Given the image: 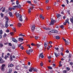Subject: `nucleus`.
Wrapping results in <instances>:
<instances>
[{"label":"nucleus","instance_id":"18","mask_svg":"<svg viewBox=\"0 0 73 73\" xmlns=\"http://www.w3.org/2000/svg\"><path fill=\"white\" fill-rule=\"evenodd\" d=\"M70 20L71 23L73 24V16L72 17V18H70Z\"/></svg>","mask_w":73,"mask_h":73},{"label":"nucleus","instance_id":"33","mask_svg":"<svg viewBox=\"0 0 73 73\" xmlns=\"http://www.w3.org/2000/svg\"><path fill=\"white\" fill-rule=\"evenodd\" d=\"M1 67L2 68H4V67H5V64H3L1 66Z\"/></svg>","mask_w":73,"mask_h":73},{"label":"nucleus","instance_id":"3","mask_svg":"<svg viewBox=\"0 0 73 73\" xmlns=\"http://www.w3.org/2000/svg\"><path fill=\"white\" fill-rule=\"evenodd\" d=\"M66 23H68V24H69V19L68 18H67V19L66 20L65 22L63 24L64 25H65Z\"/></svg>","mask_w":73,"mask_h":73},{"label":"nucleus","instance_id":"45","mask_svg":"<svg viewBox=\"0 0 73 73\" xmlns=\"http://www.w3.org/2000/svg\"><path fill=\"white\" fill-rule=\"evenodd\" d=\"M13 9V8H12L11 7H10L9 8V10L10 11H11V10H12Z\"/></svg>","mask_w":73,"mask_h":73},{"label":"nucleus","instance_id":"37","mask_svg":"<svg viewBox=\"0 0 73 73\" xmlns=\"http://www.w3.org/2000/svg\"><path fill=\"white\" fill-rule=\"evenodd\" d=\"M48 69H52V67H51L50 66H49L48 67Z\"/></svg>","mask_w":73,"mask_h":73},{"label":"nucleus","instance_id":"14","mask_svg":"<svg viewBox=\"0 0 73 73\" xmlns=\"http://www.w3.org/2000/svg\"><path fill=\"white\" fill-rule=\"evenodd\" d=\"M19 19L20 21H23V19H22V15H20L19 17Z\"/></svg>","mask_w":73,"mask_h":73},{"label":"nucleus","instance_id":"57","mask_svg":"<svg viewBox=\"0 0 73 73\" xmlns=\"http://www.w3.org/2000/svg\"><path fill=\"white\" fill-rule=\"evenodd\" d=\"M55 49H56V50H58V48H54Z\"/></svg>","mask_w":73,"mask_h":73},{"label":"nucleus","instance_id":"25","mask_svg":"<svg viewBox=\"0 0 73 73\" xmlns=\"http://www.w3.org/2000/svg\"><path fill=\"white\" fill-rule=\"evenodd\" d=\"M54 54L56 57H58V54H57V53H56V52H54Z\"/></svg>","mask_w":73,"mask_h":73},{"label":"nucleus","instance_id":"2","mask_svg":"<svg viewBox=\"0 0 73 73\" xmlns=\"http://www.w3.org/2000/svg\"><path fill=\"white\" fill-rule=\"evenodd\" d=\"M49 32H51V33H58V31L57 30L53 29L50 31Z\"/></svg>","mask_w":73,"mask_h":73},{"label":"nucleus","instance_id":"49","mask_svg":"<svg viewBox=\"0 0 73 73\" xmlns=\"http://www.w3.org/2000/svg\"><path fill=\"white\" fill-rule=\"evenodd\" d=\"M27 2L28 3H29V4H31V2L30 1H27Z\"/></svg>","mask_w":73,"mask_h":73},{"label":"nucleus","instance_id":"24","mask_svg":"<svg viewBox=\"0 0 73 73\" xmlns=\"http://www.w3.org/2000/svg\"><path fill=\"white\" fill-rule=\"evenodd\" d=\"M21 26V24L20 23H19L18 24V27H20Z\"/></svg>","mask_w":73,"mask_h":73},{"label":"nucleus","instance_id":"28","mask_svg":"<svg viewBox=\"0 0 73 73\" xmlns=\"http://www.w3.org/2000/svg\"><path fill=\"white\" fill-rule=\"evenodd\" d=\"M33 70L34 72H37V70L36 68H33Z\"/></svg>","mask_w":73,"mask_h":73},{"label":"nucleus","instance_id":"8","mask_svg":"<svg viewBox=\"0 0 73 73\" xmlns=\"http://www.w3.org/2000/svg\"><path fill=\"white\" fill-rule=\"evenodd\" d=\"M12 41L15 42H17L18 41L17 40L15 39L14 38H13L12 39Z\"/></svg>","mask_w":73,"mask_h":73},{"label":"nucleus","instance_id":"43","mask_svg":"<svg viewBox=\"0 0 73 73\" xmlns=\"http://www.w3.org/2000/svg\"><path fill=\"white\" fill-rule=\"evenodd\" d=\"M26 52L28 54H30V53L29 52V51H26Z\"/></svg>","mask_w":73,"mask_h":73},{"label":"nucleus","instance_id":"58","mask_svg":"<svg viewBox=\"0 0 73 73\" xmlns=\"http://www.w3.org/2000/svg\"><path fill=\"white\" fill-rule=\"evenodd\" d=\"M45 2L46 3H48L49 2V0H46Z\"/></svg>","mask_w":73,"mask_h":73},{"label":"nucleus","instance_id":"7","mask_svg":"<svg viewBox=\"0 0 73 73\" xmlns=\"http://www.w3.org/2000/svg\"><path fill=\"white\" fill-rule=\"evenodd\" d=\"M35 29V25H33L31 27V31L32 32H34Z\"/></svg>","mask_w":73,"mask_h":73},{"label":"nucleus","instance_id":"59","mask_svg":"<svg viewBox=\"0 0 73 73\" xmlns=\"http://www.w3.org/2000/svg\"><path fill=\"white\" fill-rule=\"evenodd\" d=\"M70 65H73V63L72 62H71L70 63Z\"/></svg>","mask_w":73,"mask_h":73},{"label":"nucleus","instance_id":"39","mask_svg":"<svg viewBox=\"0 0 73 73\" xmlns=\"http://www.w3.org/2000/svg\"><path fill=\"white\" fill-rule=\"evenodd\" d=\"M17 7L18 8H21V6L20 5H19L17 6Z\"/></svg>","mask_w":73,"mask_h":73},{"label":"nucleus","instance_id":"34","mask_svg":"<svg viewBox=\"0 0 73 73\" xmlns=\"http://www.w3.org/2000/svg\"><path fill=\"white\" fill-rule=\"evenodd\" d=\"M40 46V44H36V46L37 47V48H39Z\"/></svg>","mask_w":73,"mask_h":73},{"label":"nucleus","instance_id":"5","mask_svg":"<svg viewBox=\"0 0 73 73\" xmlns=\"http://www.w3.org/2000/svg\"><path fill=\"white\" fill-rule=\"evenodd\" d=\"M36 32L37 33H40L41 31V29L40 28H37L36 29Z\"/></svg>","mask_w":73,"mask_h":73},{"label":"nucleus","instance_id":"19","mask_svg":"<svg viewBox=\"0 0 73 73\" xmlns=\"http://www.w3.org/2000/svg\"><path fill=\"white\" fill-rule=\"evenodd\" d=\"M33 68H30L29 70V71L30 72H32L33 71Z\"/></svg>","mask_w":73,"mask_h":73},{"label":"nucleus","instance_id":"46","mask_svg":"<svg viewBox=\"0 0 73 73\" xmlns=\"http://www.w3.org/2000/svg\"><path fill=\"white\" fill-rule=\"evenodd\" d=\"M35 38L36 40H37V39H38V37L37 36H35Z\"/></svg>","mask_w":73,"mask_h":73},{"label":"nucleus","instance_id":"35","mask_svg":"<svg viewBox=\"0 0 73 73\" xmlns=\"http://www.w3.org/2000/svg\"><path fill=\"white\" fill-rule=\"evenodd\" d=\"M0 15L1 17H4V14L2 13H1Z\"/></svg>","mask_w":73,"mask_h":73},{"label":"nucleus","instance_id":"22","mask_svg":"<svg viewBox=\"0 0 73 73\" xmlns=\"http://www.w3.org/2000/svg\"><path fill=\"white\" fill-rule=\"evenodd\" d=\"M4 46V45L2 43H0V48H3V46Z\"/></svg>","mask_w":73,"mask_h":73},{"label":"nucleus","instance_id":"13","mask_svg":"<svg viewBox=\"0 0 73 73\" xmlns=\"http://www.w3.org/2000/svg\"><path fill=\"white\" fill-rule=\"evenodd\" d=\"M43 28L44 29H45V30H49V31L51 30V29H50L49 27H43Z\"/></svg>","mask_w":73,"mask_h":73},{"label":"nucleus","instance_id":"10","mask_svg":"<svg viewBox=\"0 0 73 73\" xmlns=\"http://www.w3.org/2000/svg\"><path fill=\"white\" fill-rule=\"evenodd\" d=\"M44 47L45 48H46V46L48 45V42H44Z\"/></svg>","mask_w":73,"mask_h":73},{"label":"nucleus","instance_id":"15","mask_svg":"<svg viewBox=\"0 0 73 73\" xmlns=\"http://www.w3.org/2000/svg\"><path fill=\"white\" fill-rule=\"evenodd\" d=\"M23 44V43H22V44H21L19 45V46L20 47V48L22 50H23L24 49V47L21 46V45Z\"/></svg>","mask_w":73,"mask_h":73},{"label":"nucleus","instance_id":"40","mask_svg":"<svg viewBox=\"0 0 73 73\" xmlns=\"http://www.w3.org/2000/svg\"><path fill=\"white\" fill-rule=\"evenodd\" d=\"M66 69L67 70L69 71L70 70V68L68 67H66Z\"/></svg>","mask_w":73,"mask_h":73},{"label":"nucleus","instance_id":"30","mask_svg":"<svg viewBox=\"0 0 73 73\" xmlns=\"http://www.w3.org/2000/svg\"><path fill=\"white\" fill-rule=\"evenodd\" d=\"M4 61L2 59V60H1V62H0V64H2L3 63H4Z\"/></svg>","mask_w":73,"mask_h":73},{"label":"nucleus","instance_id":"51","mask_svg":"<svg viewBox=\"0 0 73 73\" xmlns=\"http://www.w3.org/2000/svg\"><path fill=\"white\" fill-rule=\"evenodd\" d=\"M19 36H25V35H23V34H21L19 35Z\"/></svg>","mask_w":73,"mask_h":73},{"label":"nucleus","instance_id":"62","mask_svg":"<svg viewBox=\"0 0 73 73\" xmlns=\"http://www.w3.org/2000/svg\"><path fill=\"white\" fill-rule=\"evenodd\" d=\"M66 53H69V50H66Z\"/></svg>","mask_w":73,"mask_h":73},{"label":"nucleus","instance_id":"56","mask_svg":"<svg viewBox=\"0 0 73 73\" xmlns=\"http://www.w3.org/2000/svg\"><path fill=\"white\" fill-rule=\"evenodd\" d=\"M6 32H7V33H8L9 32V30H8V29H7L6 30Z\"/></svg>","mask_w":73,"mask_h":73},{"label":"nucleus","instance_id":"26","mask_svg":"<svg viewBox=\"0 0 73 73\" xmlns=\"http://www.w3.org/2000/svg\"><path fill=\"white\" fill-rule=\"evenodd\" d=\"M5 18L6 20H7V21H8V20H9V19H8V17L5 16Z\"/></svg>","mask_w":73,"mask_h":73},{"label":"nucleus","instance_id":"44","mask_svg":"<svg viewBox=\"0 0 73 73\" xmlns=\"http://www.w3.org/2000/svg\"><path fill=\"white\" fill-rule=\"evenodd\" d=\"M7 36V34L5 33V34L3 36V37H6V36Z\"/></svg>","mask_w":73,"mask_h":73},{"label":"nucleus","instance_id":"54","mask_svg":"<svg viewBox=\"0 0 73 73\" xmlns=\"http://www.w3.org/2000/svg\"><path fill=\"white\" fill-rule=\"evenodd\" d=\"M50 48V46H48L47 48V49L49 50V49Z\"/></svg>","mask_w":73,"mask_h":73},{"label":"nucleus","instance_id":"12","mask_svg":"<svg viewBox=\"0 0 73 73\" xmlns=\"http://www.w3.org/2000/svg\"><path fill=\"white\" fill-rule=\"evenodd\" d=\"M9 14L10 16L11 17H13V15L12 14V13L11 12H9Z\"/></svg>","mask_w":73,"mask_h":73},{"label":"nucleus","instance_id":"63","mask_svg":"<svg viewBox=\"0 0 73 73\" xmlns=\"http://www.w3.org/2000/svg\"><path fill=\"white\" fill-rule=\"evenodd\" d=\"M34 3H35V4H36V3H37V1L36 0H35L34 1Z\"/></svg>","mask_w":73,"mask_h":73},{"label":"nucleus","instance_id":"1","mask_svg":"<svg viewBox=\"0 0 73 73\" xmlns=\"http://www.w3.org/2000/svg\"><path fill=\"white\" fill-rule=\"evenodd\" d=\"M51 23L50 24H49V25L50 26V25H54V23H56V20H54L53 19L51 18Z\"/></svg>","mask_w":73,"mask_h":73},{"label":"nucleus","instance_id":"6","mask_svg":"<svg viewBox=\"0 0 73 73\" xmlns=\"http://www.w3.org/2000/svg\"><path fill=\"white\" fill-rule=\"evenodd\" d=\"M70 40H68L66 41V42H65V45H69V44L70 43Z\"/></svg>","mask_w":73,"mask_h":73},{"label":"nucleus","instance_id":"47","mask_svg":"<svg viewBox=\"0 0 73 73\" xmlns=\"http://www.w3.org/2000/svg\"><path fill=\"white\" fill-rule=\"evenodd\" d=\"M40 65L41 66H43V63L41 62V63H40Z\"/></svg>","mask_w":73,"mask_h":73},{"label":"nucleus","instance_id":"17","mask_svg":"<svg viewBox=\"0 0 73 73\" xmlns=\"http://www.w3.org/2000/svg\"><path fill=\"white\" fill-rule=\"evenodd\" d=\"M14 66V65L12 64H11L10 65H8V68H10V67H12L13 66Z\"/></svg>","mask_w":73,"mask_h":73},{"label":"nucleus","instance_id":"32","mask_svg":"<svg viewBox=\"0 0 73 73\" xmlns=\"http://www.w3.org/2000/svg\"><path fill=\"white\" fill-rule=\"evenodd\" d=\"M10 60H11V61H13V59L12 58V56H10Z\"/></svg>","mask_w":73,"mask_h":73},{"label":"nucleus","instance_id":"36","mask_svg":"<svg viewBox=\"0 0 73 73\" xmlns=\"http://www.w3.org/2000/svg\"><path fill=\"white\" fill-rule=\"evenodd\" d=\"M67 72H68V71H67V70H64L63 71V73H67Z\"/></svg>","mask_w":73,"mask_h":73},{"label":"nucleus","instance_id":"52","mask_svg":"<svg viewBox=\"0 0 73 73\" xmlns=\"http://www.w3.org/2000/svg\"><path fill=\"white\" fill-rule=\"evenodd\" d=\"M9 46H12V44L11 43H9Z\"/></svg>","mask_w":73,"mask_h":73},{"label":"nucleus","instance_id":"11","mask_svg":"<svg viewBox=\"0 0 73 73\" xmlns=\"http://www.w3.org/2000/svg\"><path fill=\"white\" fill-rule=\"evenodd\" d=\"M39 57H41V58H44V55H43V53H42L40 54L39 55Z\"/></svg>","mask_w":73,"mask_h":73},{"label":"nucleus","instance_id":"55","mask_svg":"<svg viewBox=\"0 0 73 73\" xmlns=\"http://www.w3.org/2000/svg\"><path fill=\"white\" fill-rule=\"evenodd\" d=\"M63 40H64L65 41V42L66 41V39L64 38H62Z\"/></svg>","mask_w":73,"mask_h":73},{"label":"nucleus","instance_id":"50","mask_svg":"<svg viewBox=\"0 0 73 73\" xmlns=\"http://www.w3.org/2000/svg\"><path fill=\"white\" fill-rule=\"evenodd\" d=\"M27 46H28L29 48H30V49H31V46H30V44H27Z\"/></svg>","mask_w":73,"mask_h":73},{"label":"nucleus","instance_id":"21","mask_svg":"<svg viewBox=\"0 0 73 73\" xmlns=\"http://www.w3.org/2000/svg\"><path fill=\"white\" fill-rule=\"evenodd\" d=\"M19 41H20L21 42V41H23V39L21 38H19Z\"/></svg>","mask_w":73,"mask_h":73},{"label":"nucleus","instance_id":"64","mask_svg":"<svg viewBox=\"0 0 73 73\" xmlns=\"http://www.w3.org/2000/svg\"><path fill=\"white\" fill-rule=\"evenodd\" d=\"M19 3V1H16V4H17V5H18V4Z\"/></svg>","mask_w":73,"mask_h":73},{"label":"nucleus","instance_id":"41","mask_svg":"<svg viewBox=\"0 0 73 73\" xmlns=\"http://www.w3.org/2000/svg\"><path fill=\"white\" fill-rule=\"evenodd\" d=\"M0 34L1 35H2L3 34V31L1 30H0Z\"/></svg>","mask_w":73,"mask_h":73},{"label":"nucleus","instance_id":"31","mask_svg":"<svg viewBox=\"0 0 73 73\" xmlns=\"http://www.w3.org/2000/svg\"><path fill=\"white\" fill-rule=\"evenodd\" d=\"M57 17L58 18L59 17H60V16H61V15H60V14H58L57 15Z\"/></svg>","mask_w":73,"mask_h":73},{"label":"nucleus","instance_id":"48","mask_svg":"<svg viewBox=\"0 0 73 73\" xmlns=\"http://www.w3.org/2000/svg\"><path fill=\"white\" fill-rule=\"evenodd\" d=\"M33 52V50L32 49L29 50V52L32 53Z\"/></svg>","mask_w":73,"mask_h":73},{"label":"nucleus","instance_id":"53","mask_svg":"<svg viewBox=\"0 0 73 73\" xmlns=\"http://www.w3.org/2000/svg\"><path fill=\"white\" fill-rule=\"evenodd\" d=\"M10 35H14V34L13 33V32L10 33Z\"/></svg>","mask_w":73,"mask_h":73},{"label":"nucleus","instance_id":"27","mask_svg":"<svg viewBox=\"0 0 73 73\" xmlns=\"http://www.w3.org/2000/svg\"><path fill=\"white\" fill-rule=\"evenodd\" d=\"M1 70L2 71H4V70H5V69L4 68V67H1Z\"/></svg>","mask_w":73,"mask_h":73},{"label":"nucleus","instance_id":"42","mask_svg":"<svg viewBox=\"0 0 73 73\" xmlns=\"http://www.w3.org/2000/svg\"><path fill=\"white\" fill-rule=\"evenodd\" d=\"M60 28H62L63 29H64V26L63 25H61L60 26Z\"/></svg>","mask_w":73,"mask_h":73},{"label":"nucleus","instance_id":"38","mask_svg":"<svg viewBox=\"0 0 73 73\" xmlns=\"http://www.w3.org/2000/svg\"><path fill=\"white\" fill-rule=\"evenodd\" d=\"M9 56H5V60H7V58H9Z\"/></svg>","mask_w":73,"mask_h":73},{"label":"nucleus","instance_id":"20","mask_svg":"<svg viewBox=\"0 0 73 73\" xmlns=\"http://www.w3.org/2000/svg\"><path fill=\"white\" fill-rule=\"evenodd\" d=\"M15 14L16 15V17L18 18V17H19V16H20V14L19 13H15Z\"/></svg>","mask_w":73,"mask_h":73},{"label":"nucleus","instance_id":"16","mask_svg":"<svg viewBox=\"0 0 73 73\" xmlns=\"http://www.w3.org/2000/svg\"><path fill=\"white\" fill-rule=\"evenodd\" d=\"M18 6L17 5V6H13V10H15V9H16L17 8H18Z\"/></svg>","mask_w":73,"mask_h":73},{"label":"nucleus","instance_id":"61","mask_svg":"<svg viewBox=\"0 0 73 73\" xmlns=\"http://www.w3.org/2000/svg\"><path fill=\"white\" fill-rule=\"evenodd\" d=\"M31 45H32V46H34L35 45V44H33V43H32Z\"/></svg>","mask_w":73,"mask_h":73},{"label":"nucleus","instance_id":"60","mask_svg":"<svg viewBox=\"0 0 73 73\" xmlns=\"http://www.w3.org/2000/svg\"><path fill=\"white\" fill-rule=\"evenodd\" d=\"M40 18H42V15H40Z\"/></svg>","mask_w":73,"mask_h":73},{"label":"nucleus","instance_id":"29","mask_svg":"<svg viewBox=\"0 0 73 73\" xmlns=\"http://www.w3.org/2000/svg\"><path fill=\"white\" fill-rule=\"evenodd\" d=\"M56 39H58L60 38V36H56Z\"/></svg>","mask_w":73,"mask_h":73},{"label":"nucleus","instance_id":"9","mask_svg":"<svg viewBox=\"0 0 73 73\" xmlns=\"http://www.w3.org/2000/svg\"><path fill=\"white\" fill-rule=\"evenodd\" d=\"M8 21H7L5 22V28H8L9 26L8 24Z\"/></svg>","mask_w":73,"mask_h":73},{"label":"nucleus","instance_id":"4","mask_svg":"<svg viewBox=\"0 0 73 73\" xmlns=\"http://www.w3.org/2000/svg\"><path fill=\"white\" fill-rule=\"evenodd\" d=\"M34 9V7H30L29 9V13H30L31 12V10H33Z\"/></svg>","mask_w":73,"mask_h":73},{"label":"nucleus","instance_id":"23","mask_svg":"<svg viewBox=\"0 0 73 73\" xmlns=\"http://www.w3.org/2000/svg\"><path fill=\"white\" fill-rule=\"evenodd\" d=\"M9 71L8 73H11L12 72V70L11 68H10L9 70Z\"/></svg>","mask_w":73,"mask_h":73}]
</instances>
